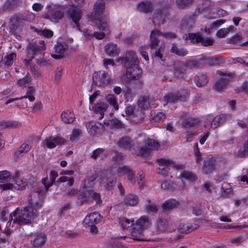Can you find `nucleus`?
Instances as JSON below:
<instances>
[{
    "mask_svg": "<svg viewBox=\"0 0 248 248\" xmlns=\"http://www.w3.org/2000/svg\"><path fill=\"white\" fill-rule=\"evenodd\" d=\"M156 162L159 165L157 173L163 176H166L170 167H172L177 169H181L182 166L176 164L172 160L168 158H160L156 159Z\"/></svg>",
    "mask_w": 248,
    "mask_h": 248,
    "instance_id": "obj_7",
    "label": "nucleus"
},
{
    "mask_svg": "<svg viewBox=\"0 0 248 248\" xmlns=\"http://www.w3.org/2000/svg\"><path fill=\"white\" fill-rule=\"evenodd\" d=\"M170 52L180 57H184L187 54V50L184 48H178L175 44L171 45Z\"/></svg>",
    "mask_w": 248,
    "mask_h": 248,
    "instance_id": "obj_35",
    "label": "nucleus"
},
{
    "mask_svg": "<svg viewBox=\"0 0 248 248\" xmlns=\"http://www.w3.org/2000/svg\"><path fill=\"white\" fill-rule=\"evenodd\" d=\"M105 150L103 148H97L94 150L91 155V157L94 159H96L97 158L100 157L101 155L104 154Z\"/></svg>",
    "mask_w": 248,
    "mask_h": 248,
    "instance_id": "obj_54",
    "label": "nucleus"
},
{
    "mask_svg": "<svg viewBox=\"0 0 248 248\" xmlns=\"http://www.w3.org/2000/svg\"><path fill=\"white\" fill-rule=\"evenodd\" d=\"M100 221V215L96 213H93L86 217L83 221V224L85 227H87L88 225L95 224Z\"/></svg>",
    "mask_w": 248,
    "mask_h": 248,
    "instance_id": "obj_22",
    "label": "nucleus"
},
{
    "mask_svg": "<svg viewBox=\"0 0 248 248\" xmlns=\"http://www.w3.org/2000/svg\"><path fill=\"white\" fill-rule=\"evenodd\" d=\"M104 51L107 55L114 57L119 55L120 50L116 44L108 43L105 46Z\"/></svg>",
    "mask_w": 248,
    "mask_h": 248,
    "instance_id": "obj_23",
    "label": "nucleus"
},
{
    "mask_svg": "<svg viewBox=\"0 0 248 248\" xmlns=\"http://www.w3.org/2000/svg\"><path fill=\"white\" fill-rule=\"evenodd\" d=\"M214 40L210 38L206 37L205 38L202 37L201 43L202 45L205 46H212L214 44Z\"/></svg>",
    "mask_w": 248,
    "mask_h": 248,
    "instance_id": "obj_60",
    "label": "nucleus"
},
{
    "mask_svg": "<svg viewBox=\"0 0 248 248\" xmlns=\"http://www.w3.org/2000/svg\"><path fill=\"white\" fill-rule=\"evenodd\" d=\"M150 150L146 145L141 147L139 150V155L142 157L147 156L150 153Z\"/></svg>",
    "mask_w": 248,
    "mask_h": 248,
    "instance_id": "obj_56",
    "label": "nucleus"
},
{
    "mask_svg": "<svg viewBox=\"0 0 248 248\" xmlns=\"http://www.w3.org/2000/svg\"><path fill=\"white\" fill-rule=\"evenodd\" d=\"M67 16L71 18L76 25L78 28H79V21L81 18L82 12L80 10L74 7L69 8L66 12Z\"/></svg>",
    "mask_w": 248,
    "mask_h": 248,
    "instance_id": "obj_18",
    "label": "nucleus"
},
{
    "mask_svg": "<svg viewBox=\"0 0 248 248\" xmlns=\"http://www.w3.org/2000/svg\"><path fill=\"white\" fill-rule=\"evenodd\" d=\"M61 118L62 120L65 124L72 123L75 119L74 113L69 110L62 112Z\"/></svg>",
    "mask_w": 248,
    "mask_h": 248,
    "instance_id": "obj_33",
    "label": "nucleus"
},
{
    "mask_svg": "<svg viewBox=\"0 0 248 248\" xmlns=\"http://www.w3.org/2000/svg\"><path fill=\"white\" fill-rule=\"evenodd\" d=\"M46 239L45 235H38L33 240L31 241V246L33 248H40L45 244Z\"/></svg>",
    "mask_w": 248,
    "mask_h": 248,
    "instance_id": "obj_29",
    "label": "nucleus"
},
{
    "mask_svg": "<svg viewBox=\"0 0 248 248\" xmlns=\"http://www.w3.org/2000/svg\"><path fill=\"white\" fill-rule=\"evenodd\" d=\"M46 8L48 10L47 13L43 16L44 18L56 23L59 22L64 17V13L61 6L51 4L47 6Z\"/></svg>",
    "mask_w": 248,
    "mask_h": 248,
    "instance_id": "obj_5",
    "label": "nucleus"
},
{
    "mask_svg": "<svg viewBox=\"0 0 248 248\" xmlns=\"http://www.w3.org/2000/svg\"><path fill=\"white\" fill-rule=\"evenodd\" d=\"M198 65V62L194 60H187L183 64L184 66L189 68L197 67Z\"/></svg>",
    "mask_w": 248,
    "mask_h": 248,
    "instance_id": "obj_55",
    "label": "nucleus"
},
{
    "mask_svg": "<svg viewBox=\"0 0 248 248\" xmlns=\"http://www.w3.org/2000/svg\"><path fill=\"white\" fill-rule=\"evenodd\" d=\"M180 177L191 182H194L197 179L195 174L192 172L185 170L181 173Z\"/></svg>",
    "mask_w": 248,
    "mask_h": 248,
    "instance_id": "obj_41",
    "label": "nucleus"
},
{
    "mask_svg": "<svg viewBox=\"0 0 248 248\" xmlns=\"http://www.w3.org/2000/svg\"><path fill=\"white\" fill-rule=\"evenodd\" d=\"M230 32V29L228 28H223L218 30L217 32V36L219 38L225 37Z\"/></svg>",
    "mask_w": 248,
    "mask_h": 248,
    "instance_id": "obj_61",
    "label": "nucleus"
},
{
    "mask_svg": "<svg viewBox=\"0 0 248 248\" xmlns=\"http://www.w3.org/2000/svg\"><path fill=\"white\" fill-rule=\"evenodd\" d=\"M184 38L185 40H190L192 43H201L202 36L199 32L189 33L188 34H185Z\"/></svg>",
    "mask_w": 248,
    "mask_h": 248,
    "instance_id": "obj_32",
    "label": "nucleus"
},
{
    "mask_svg": "<svg viewBox=\"0 0 248 248\" xmlns=\"http://www.w3.org/2000/svg\"><path fill=\"white\" fill-rule=\"evenodd\" d=\"M152 9V5L150 2H141L138 5V9L142 12L148 13Z\"/></svg>",
    "mask_w": 248,
    "mask_h": 248,
    "instance_id": "obj_40",
    "label": "nucleus"
},
{
    "mask_svg": "<svg viewBox=\"0 0 248 248\" xmlns=\"http://www.w3.org/2000/svg\"><path fill=\"white\" fill-rule=\"evenodd\" d=\"M138 105L142 109H148L153 106H155V100L152 97L143 96L139 98Z\"/></svg>",
    "mask_w": 248,
    "mask_h": 248,
    "instance_id": "obj_17",
    "label": "nucleus"
},
{
    "mask_svg": "<svg viewBox=\"0 0 248 248\" xmlns=\"http://www.w3.org/2000/svg\"><path fill=\"white\" fill-rule=\"evenodd\" d=\"M201 123V120L197 117H189L185 119L182 126L185 128H190L198 125Z\"/></svg>",
    "mask_w": 248,
    "mask_h": 248,
    "instance_id": "obj_26",
    "label": "nucleus"
},
{
    "mask_svg": "<svg viewBox=\"0 0 248 248\" xmlns=\"http://www.w3.org/2000/svg\"><path fill=\"white\" fill-rule=\"evenodd\" d=\"M45 41L40 40L38 44L36 42H30L27 48V57L28 60L25 59L24 62L27 65L33 59L35 56L40 53L42 51L45 50Z\"/></svg>",
    "mask_w": 248,
    "mask_h": 248,
    "instance_id": "obj_6",
    "label": "nucleus"
},
{
    "mask_svg": "<svg viewBox=\"0 0 248 248\" xmlns=\"http://www.w3.org/2000/svg\"><path fill=\"white\" fill-rule=\"evenodd\" d=\"M118 146L124 150H130L133 146V140L127 136L121 138L118 141Z\"/></svg>",
    "mask_w": 248,
    "mask_h": 248,
    "instance_id": "obj_25",
    "label": "nucleus"
},
{
    "mask_svg": "<svg viewBox=\"0 0 248 248\" xmlns=\"http://www.w3.org/2000/svg\"><path fill=\"white\" fill-rule=\"evenodd\" d=\"M105 4L103 2L95 3L94 10L89 16L91 20L96 24L98 29L102 31L109 33V26L108 23V19L104 15Z\"/></svg>",
    "mask_w": 248,
    "mask_h": 248,
    "instance_id": "obj_1",
    "label": "nucleus"
},
{
    "mask_svg": "<svg viewBox=\"0 0 248 248\" xmlns=\"http://www.w3.org/2000/svg\"><path fill=\"white\" fill-rule=\"evenodd\" d=\"M12 178L11 173L7 170L0 171V183L9 182Z\"/></svg>",
    "mask_w": 248,
    "mask_h": 248,
    "instance_id": "obj_43",
    "label": "nucleus"
},
{
    "mask_svg": "<svg viewBox=\"0 0 248 248\" xmlns=\"http://www.w3.org/2000/svg\"><path fill=\"white\" fill-rule=\"evenodd\" d=\"M194 154L196 157L195 160L197 163H200L202 160V157L198 148V143H196L194 146Z\"/></svg>",
    "mask_w": 248,
    "mask_h": 248,
    "instance_id": "obj_51",
    "label": "nucleus"
},
{
    "mask_svg": "<svg viewBox=\"0 0 248 248\" xmlns=\"http://www.w3.org/2000/svg\"><path fill=\"white\" fill-rule=\"evenodd\" d=\"M138 60V57L135 52L130 51L126 53L125 56L123 61L124 62V65L125 67H127L137 64Z\"/></svg>",
    "mask_w": 248,
    "mask_h": 248,
    "instance_id": "obj_21",
    "label": "nucleus"
},
{
    "mask_svg": "<svg viewBox=\"0 0 248 248\" xmlns=\"http://www.w3.org/2000/svg\"><path fill=\"white\" fill-rule=\"evenodd\" d=\"M35 89L32 87H29L26 92V94L23 96H21L20 98L25 99L28 98L31 102H33L35 100L34 95L35 94Z\"/></svg>",
    "mask_w": 248,
    "mask_h": 248,
    "instance_id": "obj_42",
    "label": "nucleus"
},
{
    "mask_svg": "<svg viewBox=\"0 0 248 248\" xmlns=\"http://www.w3.org/2000/svg\"><path fill=\"white\" fill-rule=\"evenodd\" d=\"M58 176V173L56 171L52 170L50 173V182H47V178H43L42 180V184L44 185L46 187V191H47L49 187H50L54 183L55 179Z\"/></svg>",
    "mask_w": 248,
    "mask_h": 248,
    "instance_id": "obj_30",
    "label": "nucleus"
},
{
    "mask_svg": "<svg viewBox=\"0 0 248 248\" xmlns=\"http://www.w3.org/2000/svg\"><path fill=\"white\" fill-rule=\"evenodd\" d=\"M193 0H177V4L179 7L184 8L192 3Z\"/></svg>",
    "mask_w": 248,
    "mask_h": 248,
    "instance_id": "obj_58",
    "label": "nucleus"
},
{
    "mask_svg": "<svg viewBox=\"0 0 248 248\" xmlns=\"http://www.w3.org/2000/svg\"><path fill=\"white\" fill-rule=\"evenodd\" d=\"M147 146L150 151L158 149L159 147V144L155 140L150 139L148 140Z\"/></svg>",
    "mask_w": 248,
    "mask_h": 248,
    "instance_id": "obj_53",
    "label": "nucleus"
},
{
    "mask_svg": "<svg viewBox=\"0 0 248 248\" xmlns=\"http://www.w3.org/2000/svg\"><path fill=\"white\" fill-rule=\"evenodd\" d=\"M45 189L43 187H38L36 191L31 193L29 197L28 201L30 204L35 205L38 208H41L44 203V193H46Z\"/></svg>",
    "mask_w": 248,
    "mask_h": 248,
    "instance_id": "obj_8",
    "label": "nucleus"
},
{
    "mask_svg": "<svg viewBox=\"0 0 248 248\" xmlns=\"http://www.w3.org/2000/svg\"><path fill=\"white\" fill-rule=\"evenodd\" d=\"M160 31L158 30H152L151 31L150 36V47L151 49H155L154 52V57L158 58L162 61H164L163 59L162 52L164 51V46L161 45L159 46L158 44L160 42L158 37L161 36Z\"/></svg>",
    "mask_w": 248,
    "mask_h": 248,
    "instance_id": "obj_4",
    "label": "nucleus"
},
{
    "mask_svg": "<svg viewBox=\"0 0 248 248\" xmlns=\"http://www.w3.org/2000/svg\"><path fill=\"white\" fill-rule=\"evenodd\" d=\"M93 83L98 86L105 87L111 82V78L108 74L105 71H99L93 75Z\"/></svg>",
    "mask_w": 248,
    "mask_h": 248,
    "instance_id": "obj_11",
    "label": "nucleus"
},
{
    "mask_svg": "<svg viewBox=\"0 0 248 248\" xmlns=\"http://www.w3.org/2000/svg\"><path fill=\"white\" fill-rule=\"evenodd\" d=\"M107 101L111 105L115 110L119 108L117 98L114 94H108L106 97Z\"/></svg>",
    "mask_w": 248,
    "mask_h": 248,
    "instance_id": "obj_39",
    "label": "nucleus"
},
{
    "mask_svg": "<svg viewBox=\"0 0 248 248\" xmlns=\"http://www.w3.org/2000/svg\"><path fill=\"white\" fill-rule=\"evenodd\" d=\"M108 108V105L104 102L97 103L92 107V110L94 112L98 115V119H102L104 116V112Z\"/></svg>",
    "mask_w": 248,
    "mask_h": 248,
    "instance_id": "obj_24",
    "label": "nucleus"
},
{
    "mask_svg": "<svg viewBox=\"0 0 248 248\" xmlns=\"http://www.w3.org/2000/svg\"><path fill=\"white\" fill-rule=\"evenodd\" d=\"M203 63L208 65H213L217 62L216 60L212 57L203 58L201 59Z\"/></svg>",
    "mask_w": 248,
    "mask_h": 248,
    "instance_id": "obj_59",
    "label": "nucleus"
},
{
    "mask_svg": "<svg viewBox=\"0 0 248 248\" xmlns=\"http://www.w3.org/2000/svg\"><path fill=\"white\" fill-rule=\"evenodd\" d=\"M162 189L169 191H174L175 189V185L170 181H164L161 184Z\"/></svg>",
    "mask_w": 248,
    "mask_h": 248,
    "instance_id": "obj_47",
    "label": "nucleus"
},
{
    "mask_svg": "<svg viewBox=\"0 0 248 248\" xmlns=\"http://www.w3.org/2000/svg\"><path fill=\"white\" fill-rule=\"evenodd\" d=\"M31 149V146L29 144L23 143L18 148V151L15 153L16 155H18L19 154L28 152Z\"/></svg>",
    "mask_w": 248,
    "mask_h": 248,
    "instance_id": "obj_50",
    "label": "nucleus"
},
{
    "mask_svg": "<svg viewBox=\"0 0 248 248\" xmlns=\"http://www.w3.org/2000/svg\"><path fill=\"white\" fill-rule=\"evenodd\" d=\"M134 220L133 219H128L124 217L119 218V223L123 229H127L130 227L133 226Z\"/></svg>",
    "mask_w": 248,
    "mask_h": 248,
    "instance_id": "obj_37",
    "label": "nucleus"
},
{
    "mask_svg": "<svg viewBox=\"0 0 248 248\" xmlns=\"http://www.w3.org/2000/svg\"><path fill=\"white\" fill-rule=\"evenodd\" d=\"M193 213L196 216L202 215L204 213L203 208L201 205H197L193 208Z\"/></svg>",
    "mask_w": 248,
    "mask_h": 248,
    "instance_id": "obj_64",
    "label": "nucleus"
},
{
    "mask_svg": "<svg viewBox=\"0 0 248 248\" xmlns=\"http://www.w3.org/2000/svg\"><path fill=\"white\" fill-rule=\"evenodd\" d=\"M81 133L80 129H74L73 130L72 134L70 135V140H74L77 139Z\"/></svg>",
    "mask_w": 248,
    "mask_h": 248,
    "instance_id": "obj_63",
    "label": "nucleus"
},
{
    "mask_svg": "<svg viewBox=\"0 0 248 248\" xmlns=\"http://www.w3.org/2000/svg\"><path fill=\"white\" fill-rule=\"evenodd\" d=\"M182 96L178 93H170L164 97V101L166 103H175L181 100Z\"/></svg>",
    "mask_w": 248,
    "mask_h": 248,
    "instance_id": "obj_27",
    "label": "nucleus"
},
{
    "mask_svg": "<svg viewBox=\"0 0 248 248\" xmlns=\"http://www.w3.org/2000/svg\"><path fill=\"white\" fill-rule=\"evenodd\" d=\"M23 25L17 19L13 18L10 21V29L11 32L17 38L19 39L22 31Z\"/></svg>",
    "mask_w": 248,
    "mask_h": 248,
    "instance_id": "obj_19",
    "label": "nucleus"
},
{
    "mask_svg": "<svg viewBox=\"0 0 248 248\" xmlns=\"http://www.w3.org/2000/svg\"><path fill=\"white\" fill-rule=\"evenodd\" d=\"M112 171L111 170L102 172L99 178L100 185L108 190H111L116 183V178L112 175Z\"/></svg>",
    "mask_w": 248,
    "mask_h": 248,
    "instance_id": "obj_9",
    "label": "nucleus"
},
{
    "mask_svg": "<svg viewBox=\"0 0 248 248\" xmlns=\"http://www.w3.org/2000/svg\"><path fill=\"white\" fill-rule=\"evenodd\" d=\"M15 188L18 190L22 189L25 187L27 184L26 179H17L15 181Z\"/></svg>",
    "mask_w": 248,
    "mask_h": 248,
    "instance_id": "obj_52",
    "label": "nucleus"
},
{
    "mask_svg": "<svg viewBox=\"0 0 248 248\" xmlns=\"http://www.w3.org/2000/svg\"><path fill=\"white\" fill-rule=\"evenodd\" d=\"M199 226L196 224H184L183 226V232L186 233H188L192 231L197 229L198 228Z\"/></svg>",
    "mask_w": 248,
    "mask_h": 248,
    "instance_id": "obj_46",
    "label": "nucleus"
},
{
    "mask_svg": "<svg viewBox=\"0 0 248 248\" xmlns=\"http://www.w3.org/2000/svg\"><path fill=\"white\" fill-rule=\"evenodd\" d=\"M168 11L166 9H158L156 10L154 15L153 22L160 26L163 24L168 19Z\"/></svg>",
    "mask_w": 248,
    "mask_h": 248,
    "instance_id": "obj_13",
    "label": "nucleus"
},
{
    "mask_svg": "<svg viewBox=\"0 0 248 248\" xmlns=\"http://www.w3.org/2000/svg\"><path fill=\"white\" fill-rule=\"evenodd\" d=\"M66 47L61 44H57L54 47V51L56 54H51L52 57L55 59L62 58L64 56Z\"/></svg>",
    "mask_w": 248,
    "mask_h": 248,
    "instance_id": "obj_28",
    "label": "nucleus"
},
{
    "mask_svg": "<svg viewBox=\"0 0 248 248\" xmlns=\"http://www.w3.org/2000/svg\"><path fill=\"white\" fill-rule=\"evenodd\" d=\"M221 194L225 197H228L232 193V189L228 184H226L225 186H222L221 188Z\"/></svg>",
    "mask_w": 248,
    "mask_h": 248,
    "instance_id": "obj_57",
    "label": "nucleus"
},
{
    "mask_svg": "<svg viewBox=\"0 0 248 248\" xmlns=\"http://www.w3.org/2000/svg\"><path fill=\"white\" fill-rule=\"evenodd\" d=\"M16 54L14 53H11L6 56L4 59L5 64L8 66H11L13 63L14 60L16 58Z\"/></svg>",
    "mask_w": 248,
    "mask_h": 248,
    "instance_id": "obj_48",
    "label": "nucleus"
},
{
    "mask_svg": "<svg viewBox=\"0 0 248 248\" xmlns=\"http://www.w3.org/2000/svg\"><path fill=\"white\" fill-rule=\"evenodd\" d=\"M40 209L38 208L37 206L31 204L30 206L24 207L20 211L17 209L13 213L15 218H12V220H13L14 223L19 225L30 224L32 220L38 216L37 211Z\"/></svg>",
    "mask_w": 248,
    "mask_h": 248,
    "instance_id": "obj_2",
    "label": "nucleus"
},
{
    "mask_svg": "<svg viewBox=\"0 0 248 248\" xmlns=\"http://www.w3.org/2000/svg\"><path fill=\"white\" fill-rule=\"evenodd\" d=\"M86 127L91 135L95 136L100 134L104 130L105 126L101 123L91 121L86 124Z\"/></svg>",
    "mask_w": 248,
    "mask_h": 248,
    "instance_id": "obj_15",
    "label": "nucleus"
},
{
    "mask_svg": "<svg viewBox=\"0 0 248 248\" xmlns=\"http://www.w3.org/2000/svg\"><path fill=\"white\" fill-rule=\"evenodd\" d=\"M93 200H94L97 203L100 202L101 201L100 194L90 190L81 192L78 196V202L81 205Z\"/></svg>",
    "mask_w": 248,
    "mask_h": 248,
    "instance_id": "obj_10",
    "label": "nucleus"
},
{
    "mask_svg": "<svg viewBox=\"0 0 248 248\" xmlns=\"http://www.w3.org/2000/svg\"><path fill=\"white\" fill-rule=\"evenodd\" d=\"M195 82L197 86L202 87L208 83L207 77L206 75H200L195 77Z\"/></svg>",
    "mask_w": 248,
    "mask_h": 248,
    "instance_id": "obj_36",
    "label": "nucleus"
},
{
    "mask_svg": "<svg viewBox=\"0 0 248 248\" xmlns=\"http://www.w3.org/2000/svg\"><path fill=\"white\" fill-rule=\"evenodd\" d=\"M46 145L48 148H53L56 145H60L65 143V140L64 138L57 136L50 137L45 140Z\"/></svg>",
    "mask_w": 248,
    "mask_h": 248,
    "instance_id": "obj_20",
    "label": "nucleus"
},
{
    "mask_svg": "<svg viewBox=\"0 0 248 248\" xmlns=\"http://www.w3.org/2000/svg\"><path fill=\"white\" fill-rule=\"evenodd\" d=\"M147 202L148 203L145 206L146 212L148 213H156L157 208L156 205L153 203L150 200H148Z\"/></svg>",
    "mask_w": 248,
    "mask_h": 248,
    "instance_id": "obj_44",
    "label": "nucleus"
},
{
    "mask_svg": "<svg viewBox=\"0 0 248 248\" xmlns=\"http://www.w3.org/2000/svg\"><path fill=\"white\" fill-rule=\"evenodd\" d=\"M227 118L226 114H222L216 116L213 120L211 125L213 124L217 128L219 125L225 122Z\"/></svg>",
    "mask_w": 248,
    "mask_h": 248,
    "instance_id": "obj_38",
    "label": "nucleus"
},
{
    "mask_svg": "<svg viewBox=\"0 0 248 248\" xmlns=\"http://www.w3.org/2000/svg\"><path fill=\"white\" fill-rule=\"evenodd\" d=\"M151 224L150 221L147 217H141L137 221L133 224L131 228V235L133 240L136 241H142V238L144 229L148 227Z\"/></svg>",
    "mask_w": 248,
    "mask_h": 248,
    "instance_id": "obj_3",
    "label": "nucleus"
},
{
    "mask_svg": "<svg viewBox=\"0 0 248 248\" xmlns=\"http://www.w3.org/2000/svg\"><path fill=\"white\" fill-rule=\"evenodd\" d=\"M217 73L222 76V78L216 82L215 87L217 91H221L226 87L232 77L233 74L231 73L226 74L221 71H217Z\"/></svg>",
    "mask_w": 248,
    "mask_h": 248,
    "instance_id": "obj_12",
    "label": "nucleus"
},
{
    "mask_svg": "<svg viewBox=\"0 0 248 248\" xmlns=\"http://www.w3.org/2000/svg\"><path fill=\"white\" fill-rule=\"evenodd\" d=\"M139 202V198L134 194H128L124 200V202L127 206H135Z\"/></svg>",
    "mask_w": 248,
    "mask_h": 248,
    "instance_id": "obj_31",
    "label": "nucleus"
},
{
    "mask_svg": "<svg viewBox=\"0 0 248 248\" xmlns=\"http://www.w3.org/2000/svg\"><path fill=\"white\" fill-rule=\"evenodd\" d=\"M31 81V78L29 77L26 76L23 78L20 79L17 84L20 86H26V85Z\"/></svg>",
    "mask_w": 248,
    "mask_h": 248,
    "instance_id": "obj_62",
    "label": "nucleus"
},
{
    "mask_svg": "<svg viewBox=\"0 0 248 248\" xmlns=\"http://www.w3.org/2000/svg\"><path fill=\"white\" fill-rule=\"evenodd\" d=\"M125 68H126V77L130 80L136 79L141 75V69L138 64H135Z\"/></svg>",
    "mask_w": 248,
    "mask_h": 248,
    "instance_id": "obj_16",
    "label": "nucleus"
},
{
    "mask_svg": "<svg viewBox=\"0 0 248 248\" xmlns=\"http://www.w3.org/2000/svg\"><path fill=\"white\" fill-rule=\"evenodd\" d=\"M179 205V202L174 199H170L164 202L162 205L163 210H170Z\"/></svg>",
    "mask_w": 248,
    "mask_h": 248,
    "instance_id": "obj_34",
    "label": "nucleus"
},
{
    "mask_svg": "<svg viewBox=\"0 0 248 248\" xmlns=\"http://www.w3.org/2000/svg\"><path fill=\"white\" fill-rule=\"evenodd\" d=\"M216 159L214 157L208 156L203 161L202 171L204 174L211 173L216 168Z\"/></svg>",
    "mask_w": 248,
    "mask_h": 248,
    "instance_id": "obj_14",
    "label": "nucleus"
},
{
    "mask_svg": "<svg viewBox=\"0 0 248 248\" xmlns=\"http://www.w3.org/2000/svg\"><path fill=\"white\" fill-rule=\"evenodd\" d=\"M1 125L5 128L12 127L16 128H18L21 125V124L16 122L8 121L2 122Z\"/></svg>",
    "mask_w": 248,
    "mask_h": 248,
    "instance_id": "obj_49",
    "label": "nucleus"
},
{
    "mask_svg": "<svg viewBox=\"0 0 248 248\" xmlns=\"http://www.w3.org/2000/svg\"><path fill=\"white\" fill-rule=\"evenodd\" d=\"M168 221L161 219H159L156 224L157 229L161 232L165 231L168 228Z\"/></svg>",
    "mask_w": 248,
    "mask_h": 248,
    "instance_id": "obj_45",
    "label": "nucleus"
}]
</instances>
